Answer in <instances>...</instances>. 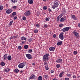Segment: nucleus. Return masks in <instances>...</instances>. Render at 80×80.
Wrapping results in <instances>:
<instances>
[{
	"label": "nucleus",
	"instance_id": "43",
	"mask_svg": "<svg viewBox=\"0 0 80 80\" xmlns=\"http://www.w3.org/2000/svg\"><path fill=\"white\" fill-rule=\"evenodd\" d=\"M13 21H10V23L9 24L10 25H12V23H13Z\"/></svg>",
	"mask_w": 80,
	"mask_h": 80
},
{
	"label": "nucleus",
	"instance_id": "45",
	"mask_svg": "<svg viewBox=\"0 0 80 80\" xmlns=\"http://www.w3.org/2000/svg\"><path fill=\"white\" fill-rule=\"evenodd\" d=\"M22 19L23 20H26V18L25 17H23Z\"/></svg>",
	"mask_w": 80,
	"mask_h": 80
},
{
	"label": "nucleus",
	"instance_id": "38",
	"mask_svg": "<svg viewBox=\"0 0 80 80\" xmlns=\"http://www.w3.org/2000/svg\"><path fill=\"white\" fill-rule=\"evenodd\" d=\"M73 53L74 54V55H77V54L78 53V52H77V51H75L73 52Z\"/></svg>",
	"mask_w": 80,
	"mask_h": 80
},
{
	"label": "nucleus",
	"instance_id": "11",
	"mask_svg": "<svg viewBox=\"0 0 80 80\" xmlns=\"http://www.w3.org/2000/svg\"><path fill=\"white\" fill-rule=\"evenodd\" d=\"M55 48L53 47H50L49 48V50L51 52H53L55 51Z\"/></svg>",
	"mask_w": 80,
	"mask_h": 80
},
{
	"label": "nucleus",
	"instance_id": "1",
	"mask_svg": "<svg viewBox=\"0 0 80 80\" xmlns=\"http://www.w3.org/2000/svg\"><path fill=\"white\" fill-rule=\"evenodd\" d=\"M48 57H49V54L46 53L45 55L43 56L42 57V60L44 62V65L46 70H48V64L47 63V62L46 61H48Z\"/></svg>",
	"mask_w": 80,
	"mask_h": 80
},
{
	"label": "nucleus",
	"instance_id": "31",
	"mask_svg": "<svg viewBox=\"0 0 80 80\" xmlns=\"http://www.w3.org/2000/svg\"><path fill=\"white\" fill-rule=\"evenodd\" d=\"M43 9L44 10H46L47 9V7L46 6H44L43 7Z\"/></svg>",
	"mask_w": 80,
	"mask_h": 80
},
{
	"label": "nucleus",
	"instance_id": "20",
	"mask_svg": "<svg viewBox=\"0 0 80 80\" xmlns=\"http://www.w3.org/2000/svg\"><path fill=\"white\" fill-rule=\"evenodd\" d=\"M21 40H27V38L24 36H23L21 38Z\"/></svg>",
	"mask_w": 80,
	"mask_h": 80
},
{
	"label": "nucleus",
	"instance_id": "59",
	"mask_svg": "<svg viewBox=\"0 0 80 80\" xmlns=\"http://www.w3.org/2000/svg\"><path fill=\"white\" fill-rule=\"evenodd\" d=\"M43 1H47L48 0H42Z\"/></svg>",
	"mask_w": 80,
	"mask_h": 80
},
{
	"label": "nucleus",
	"instance_id": "29",
	"mask_svg": "<svg viewBox=\"0 0 80 80\" xmlns=\"http://www.w3.org/2000/svg\"><path fill=\"white\" fill-rule=\"evenodd\" d=\"M57 18L58 19L57 20L58 22H59L60 21V19L61 18L60 16H58Z\"/></svg>",
	"mask_w": 80,
	"mask_h": 80
},
{
	"label": "nucleus",
	"instance_id": "23",
	"mask_svg": "<svg viewBox=\"0 0 80 80\" xmlns=\"http://www.w3.org/2000/svg\"><path fill=\"white\" fill-rule=\"evenodd\" d=\"M1 66H5V63L3 62H1Z\"/></svg>",
	"mask_w": 80,
	"mask_h": 80
},
{
	"label": "nucleus",
	"instance_id": "52",
	"mask_svg": "<svg viewBox=\"0 0 80 80\" xmlns=\"http://www.w3.org/2000/svg\"><path fill=\"white\" fill-rule=\"evenodd\" d=\"M65 80H69V78H65Z\"/></svg>",
	"mask_w": 80,
	"mask_h": 80
},
{
	"label": "nucleus",
	"instance_id": "9",
	"mask_svg": "<svg viewBox=\"0 0 80 80\" xmlns=\"http://www.w3.org/2000/svg\"><path fill=\"white\" fill-rule=\"evenodd\" d=\"M67 18V17L64 16V18H62L60 19V22H64Z\"/></svg>",
	"mask_w": 80,
	"mask_h": 80
},
{
	"label": "nucleus",
	"instance_id": "46",
	"mask_svg": "<svg viewBox=\"0 0 80 80\" xmlns=\"http://www.w3.org/2000/svg\"><path fill=\"white\" fill-rule=\"evenodd\" d=\"M25 42H26V41H22V44H25Z\"/></svg>",
	"mask_w": 80,
	"mask_h": 80
},
{
	"label": "nucleus",
	"instance_id": "53",
	"mask_svg": "<svg viewBox=\"0 0 80 80\" xmlns=\"http://www.w3.org/2000/svg\"><path fill=\"white\" fill-rule=\"evenodd\" d=\"M71 75H72V74H68V77H70V76H71Z\"/></svg>",
	"mask_w": 80,
	"mask_h": 80
},
{
	"label": "nucleus",
	"instance_id": "40",
	"mask_svg": "<svg viewBox=\"0 0 80 80\" xmlns=\"http://www.w3.org/2000/svg\"><path fill=\"white\" fill-rule=\"evenodd\" d=\"M59 27H63V24H60L59 25Z\"/></svg>",
	"mask_w": 80,
	"mask_h": 80
},
{
	"label": "nucleus",
	"instance_id": "30",
	"mask_svg": "<svg viewBox=\"0 0 80 80\" xmlns=\"http://www.w3.org/2000/svg\"><path fill=\"white\" fill-rule=\"evenodd\" d=\"M44 76L45 78H46V79L48 78V76L47 74L44 75Z\"/></svg>",
	"mask_w": 80,
	"mask_h": 80
},
{
	"label": "nucleus",
	"instance_id": "5",
	"mask_svg": "<svg viewBox=\"0 0 80 80\" xmlns=\"http://www.w3.org/2000/svg\"><path fill=\"white\" fill-rule=\"evenodd\" d=\"M26 56L28 59H29L30 60H31L32 58V56L30 54H26Z\"/></svg>",
	"mask_w": 80,
	"mask_h": 80
},
{
	"label": "nucleus",
	"instance_id": "41",
	"mask_svg": "<svg viewBox=\"0 0 80 80\" xmlns=\"http://www.w3.org/2000/svg\"><path fill=\"white\" fill-rule=\"evenodd\" d=\"M48 11L49 12H52V9H51L50 8H48Z\"/></svg>",
	"mask_w": 80,
	"mask_h": 80
},
{
	"label": "nucleus",
	"instance_id": "60",
	"mask_svg": "<svg viewBox=\"0 0 80 80\" xmlns=\"http://www.w3.org/2000/svg\"><path fill=\"white\" fill-rule=\"evenodd\" d=\"M2 78V77H0V79H1Z\"/></svg>",
	"mask_w": 80,
	"mask_h": 80
},
{
	"label": "nucleus",
	"instance_id": "32",
	"mask_svg": "<svg viewBox=\"0 0 80 80\" xmlns=\"http://www.w3.org/2000/svg\"><path fill=\"white\" fill-rule=\"evenodd\" d=\"M24 47L25 49H27L28 48V45H26L24 46Z\"/></svg>",
	"mask_w": 80,
	"mask_h": 80
},
{
	"label": "nucleus",
	"instance_id": "8",
	"mask_svg": "<svg viewBox=\"0 0 80 80\" xmlns=\"http://www.w3.org/2000/svg\"><path fill=\"white\" fill-rule=\"evenodd\" d=\"M31 12L30 11H26L25 13H24V15L26 16H29L30 15V14Z\"/></svg>",
	"mask_w": 80,
	"mask_h": 80
},
{
	"label": "nucleus",
	"instance_id": "22",
	"mask_svg": "<svg viewBox=\"0 0 80 80\" xmlns=\"http://www.w3.org/2000/svg\"><path fill=\"white\" fill-rule=\"evenodd\" d=\"M72 18H73L74 20H77V18L75 16L73 15H72Z\"/></svg>",
	"mask_w": 80,
	"mask_h": 80
},
{
	"label": "nucleus",
	"instance_id": "6",
	"mask_svg": "<svg viewBox=\"0 0 80 80\" xmlns=\"http://www.w3.org/2000/svg\"><path fill=\"white\" fill-rule=\"evenodd\" d=\"M25 67V64L24 63H20L18 65V67L20 68H22Z\"/></svg>",
	"mask_w": 80,
	"mask_h": 80
},
{
	"label": "nucleus",
	"instance_id": "36",
	"mask_svg": "<svg viewBox=\"0 0 80 80\" xmlns=\"http://www.w3.org/2000/svg\"><path fill=\"white\" fill-rule=\"evenodd\" d=\"M35 26L37 28H39V27H40V25L38 24V23L36 24Z\"/></svg>",
	"mask_w": 80,
	"mask_h": 80
},
{
	"label": "nucleus",
	"instance_id": "7",
	"mask_svg": "<svg viewBox=\"0 0 80 80\" xmlns=\"http://www.w3.org/2000/svg\"><path fill=\"white\" fill-rule=\"evenodd\" d=\"M72 33L74 34V35L75 36L76 38H78V37H79V34L78 33V32L75 31H74L72 32Z\"/></svg>",
	"mask_w": 80,
	"mask_h": 80
},
{
	"label": "nucleus",
	"instance_id": "10",
	"mask_svg": "<svg viewBox=\"0 0 80 80\" xmlns=\"http://www.w3.org/2000/svg\"><path fill=\"white\" fill-rule=\"evenodd\" d=\"M56 62L57 63H62V62H63V61L62 60V59H58V60H56Z\"/></svg>",
	"mask_w": 80,
	"mask_h": 80
},
{
	"label": "nucleus",
	"instance_id": "2",
	"mask_svg": "<svg viewBox=\"0 0 80 80\" xmlns=\"http://www.w3.org/2000/svg\"><path fill=\"white\" fill-rule=\"evenodd\" d=\"M53 6H52V8L53 9H55L59 5V2L58 1H56L53 3Z\"/></svg>",
	"mask_w": 80,
	"mask_h": 80
},
{
	"label": "nucleus",
	"instance_id": "35",
	"mask_svg": "<svg viewBox=\"0 0 80 80\" xmlns=\"http://www.w3.org/2000/svg\"><path fill=\"white\" fill-rule=\"evenodd\" d=\"M63 15L64 14H62V13L59 16L61 18H62V17L63 16Z\"/></svg>",
	"mask_w": 80,
	"mask_h": 80
},
{
	"label": "nucleus",
	"instance_id": "24",
	"mask_svg": "<svg viewBox=\"0 0 80 80\" xmlns=\"http://www.w3.org/2000/svg\"><path fill=\"white\" fill-rule=\"evenodd\" d=\"M56 67L57 68H59L60 67V64H57L56 65Z\"/></svg>",
	"mask_w": 80,
	"mask_h": 80
},
{
	"label": "nucleus",
	"instance_id": "42",
	"mask_svg": "<svg viewBox=\"0 0 80 80\" xmlns=\"http://www.w3.org/2000/svg\"><path fill=\"white\" fill-rule=\"evenodd\" d=\"M38 32V30L36 29L34 30V33H37Z\"/></svg>",
	"mask_w": 80,
	"mask_h": 80
},
{
	"label": "nucleus",
	"instance_id": "33",
	"mask_svg": "<svg viewBox=\"0 0 80 80\" xmlns=\"http://www.w3.org/2000/svg\"><path fill=\"white\" fill-rule=\"evenodd\" d=\"M62 14L64 15L65 13H66V12H67V11L65 10H63L62 11Z\"/></svg>",
	"mask_w": 80,
	"mask_h": 80
},
{
	"label": "nucleus",
	"instance_id": "57",
	"mask_svg": "<svg viewBox=\"0 0 80 80\" xmlns=\"http://www.w3.org/2000/svg\"><path fill=\"white\" fill-rule=\"evenodd\" d=\"M78 25L79 27H80V23H79L78 24Z\"/></svg>",
	"mask_w": 80,
	"mask_h": 80
},
{
	"label": "nucleus",
	"instance_id": "12",
	"mask_svg": "<svg viewBox=\"0 0 80 80\" xmlns=\"http://www.w3.org/2000/svg\"><path fill=\"white\" fill-rule=\"evenodd\" d=\"M11 12H12V10L10 9L7 10L6 11V12L8 14H10V13H11Z\"/></svg>",
	"mask_w": 80,
	"mask_h": 80
},
{
	"label": "nucleus",
	"instance_id": "13",
	"mask_svg": "<svg viewBox=\"0 0 80 80\" xmlns=\"http://www.w3.org/2000/svg\"><path fill=\"white\" fill-rule=\"evenodd\" d=\"M4 72H8L10 71V69H9V68H8L6 69H4Z\"/></svg>",
	"mask_w": 80,
	"mask_h": 80
},
{
	"label": "nucleus",
	"instance_id": "25",
	"mask_svg": "<svg viewBox=\"0 0 80 80\" xmlns=\"http://www.w3.org/2000/svg\"><path fill=\"white\" fill-rule=\"evenodd\" d=\"M12 3H16L17 2V0H11Z\"/></svg>",
	"mask_w": 80,
	"mask_h": 80
},
{
	"label": "nucleus",
	"instance_id": "58",
	"mask_svg": "<svg viewBox=\"0 0 80 80\" xmlns=\"http://www.w3.org/2000/svg\"><path fill=\"white\" fill-rule=\"evenodd\" d=\"M20 73H22L23 72V71H20Z\"/></svg>",
	"mask_w": 80,
	"mask_h": 80
},
{
	"label": "nucleus",
	"instance_id": "54",
	"mask_svg": "<svg viewBox=\"0 0 80 80\" xmlns=\"http://www.w3.org/2000/svg\"><path fill=\"white\" fill-rule=\"evenodd\" d=\"M73 78H76V76L73 75Z\"/></svg>",
	"mask_w": 80,
	"mask_h": 80
},
{
	"label": "nucleus",
	"instance_id": "55",
	"mask_svg": "<svg viewBox=\"0 0 80 80\" xmlns=\"http://www.w3.org/2000/svg\"><path fill=\"white\" fill-rule=\"evenodd\" d=\"M53 72H54V71H53V70H51V73H53Z\"/></svg>",
	"mask_w": 80,
	"mask_h": 80
},
{
	"label": "nucleus",
	"instance_id": "3",
	"mask_svg": "<svg viewBox=\"0 0 80 80\" xmlns=\"http://www.w3.org/2000/svg\"><path fill=\"white\" fill-rule=\"evenodd\" d=\"M70 30V27H67L66 28H64L62 29L61 31H62L63 32L65 33L66 32H67V31H68Z\"/></svg>",
	"mask_w": 80,
	"mask_h": 80
},
{
	"label": "nucleus",
	"instance_id": "56",
	"mask_svg": "<svg viewBox=\"0 0 80 80\" xmlns=\"http://www.w3.org/2000/svg\"><path fill=\"white\" fill-rule=\"evenodd\" d=\"M32 65H35V63L33 62L32 64Z\"/></svg>",
	"mask_w": 80,
	"mask_h": 80
},
{
	"label": "nucleus",
	"instance_id": "48",
	"mask_svg": "<svg viewBox=\"0 0 80 80\" xmlns=\"http://www.w3.org/2000/svg\"><path fill=\"white\" fill-rule=\"evenodd\" d=\"M53 37L54 38H56V37H57V35H56V34H54L53 35Z\"/></svg>",
	"mask_w": 80,
	"mask_h": 80
},
{
	"label": "nucleus",
	"instance_id": "15",
	"mask_svg": "<svg viewBox=\"0 0 80 80\" xmlns=\"http://www.w3.org/2000/svg\"><path fill=\"white\" fill-rule=\"evenodd\" d=\"M64 73V72L62 71L60 73L59 77L61 78L62 77H63V73Z\"/></svg>",
	"mask_w": 80,
	"mask_h": 80
},
{
	"label": "nucleus",
	"instance_id": "19",
	"mask_svg": "<svg viewBox=\"0 0 80 80\" xmlns=\"http://www.w3.org/2000/svg\"><path fill=\"white\" fill-rule=\"evenodd\" d=\"M28 2L29 4H33V1L32 0H28Z\"/></svg>",
	"mask_w": 80,
	"mask_h": 80
},
{
	"label": "nucleus",
	"instance_id": "17",
	"mask_svg": "<svg viewBox=\"0 0 80 80\" xmlns=\"http://www.w3.org/2000/svg\"><path fill=\"white\" fill-rule=\"evenodd\" d=\"M62 44V41H58L57 43V45H58V46H59V45H61Z\"/></svg>",
	"mask_w": 80,
	"mask_h": 80
},
{
	"label": "nucleus",
	"instance_id": "14",
	"mask_svg": "<svg viewBox=\"0 0 80 80\" xmlns=\"http://www.w3.org/2000/svg\"><path fill=\"white\" fill-rule=\"evenodd\" d=\"M35 77V75L34 74H32L31 76L29 77L30 79H33V78H34Z\"/></svg>",
	"mask_w": 80,
	"mask_h": 80
},
{
	"label": "nucleus",
	"instance_id": "50",
	"mask_svg": "<svg viewBox=\"0 0 80 80\" xmlns=\"http://www.w3.org/2000/svg\"><path fill=\"white\" fill-rule=\"evenodd\" d=\"M17 16H15L14 17V20H16V19H17Z\"/></svg>",
	"mask_w": 80,
	"mask_h": 80
},
{
	"label": "nucleus",
	"instance_id": "34",
	"mask_svg": "<svg viewBox=\"0 0 80 80\" xmlns=\"http://www.w3.org/2000/svg\"><path fill=\"white\" fill-rule=\"evenodd\" d=\"M3 9V6H0V10H2Z\"/></svg>",
	"mask_w": 80,
	"mask_h": 80
},
{
	"label": "nucleus",
	"instance_id": "28",
	"mask_svg": "<svg viewBox=\"0 0 80 80\" xmlns=\"http://www.w3.org/2000/svg\"><path fill=\"white\" fill-rule=\"evenodd\" d=\"M49 20H50L49 17L46 18L45 19V20H46L47 22H48V21H49Z\"/></svg>",
	"mask_w": 80,
	"mask_h": 80
},
{
	"label": "nucleus",
	"instance_id": "26",
	"mask_svg": "<svg viewBox=\"0 0 80 80\" xmlns=\"http://www.w3.org/2000/svg\"><path fill=\"white\" fill-rule=\"evenodd\" d=\"M14 72H15L16 73H18L19 70H18V69H15L14 70Z\"/></svg>",
	"mask_w": 80,
	"mask_h": 80
},
{
	"label": "nucleus",
	"instance_id": "39",
	"mask_svg": "<svg viewBox=\"0 0 80 80\" xmlns=\"http://www.w3.org/2000/svg\"><path fill=\"white\" fill-rule=\"evenodd\" d=\"M16 14H17V13L15 12H13L12 13V15L13 16H15V15H16Z\"/></svg>",
	"mask_w": 80,
	"mask_h": 80
},
{
	"label": "nucleus",
	"instance_id": "44",
	"mask_svg": "<svg viewBox=\"0 0 80 80\" xmlns=\"http://www.w3.org/2000/svg\"><path fill=\"white\" fill-rule=\"evenodd\" d=\"M18 48L19 50H21L22 49V46H19L18 47Z\"/></svg>",
	"mask_w": 80,
	"mask_h": 80
},
{
	"label": "nucleus",
	"instance_id": "16",
	"mask_svg": "<svg viewBox=\"0 0 80 80\" xmlns=\"http://www.w3.org/2000/svg\"><path fill=\"white\" fill-rule=\"evenodd\" d=\"M7 57V54H6L3 56V58L4 60H7V58H8Z\"/></svg>",
	"mask_w": 80,
	"mask_h": 80
},
{
	"label": "nucleus",
	"instance_id": "47",
	"mask_svg": "<svg viewBox=\"0 0 80 80\" xmlns=\"http://www.w3.org/2000/svg\"><path fill=\"white\" fill-rule=\"evenodd\" d=\"M13 38H18V36H13Z\"/></svg>",
	"mask_w": 80,
	"mask_h": 80
},
{
	"label": "nucleus",
	"instance_id": "51",
	"mask_svg": "<svg viewBox=\"0 0 80 80\" xmlns=\"http://www.w3.org/2000/svg\"><path fill=\"white\" fill-rule=\"evenodd\" d=\"M29 41L30 42H32V38H30L29 40Z\"/></svg>",
	"mask_w": 80,
	"mask_h": 80
},
{
	"label": "nucleus",
	"instance_id": "27",
	"mask_svg": "<svg viewBox=\"0 0 80 80\" xmlns=\"http://www.w3.org/2000/svg\"><path fill=\"white\" fill-rule=\"evenodd\" d=\"M28 53H32V50L31 49H29V50L28 51Z\"/></svg>",
	"mask_w": 80,
	"mask_h": 80
},
{
	"label": "nucleus",
	"instance_id": "37",
	"mask_svg": "<svg viewBox=\"0 0 80 80\" xmlns=\"http://www.w3.org/2000/svg\"><path fill=\"white\" fill-rule=\"evenodd\" d=\"M44 27L45 28H47L48 27V25L47 24L44 25Z\"/></svg>",
	"mask_w": 80,
	"mask_h": 80
},
{
	"label": "nucleus",
	"instance_id": "21",
	"mask_svg": "<svg viewBox=\"0 0 80 80\" xmlns=\"http://www.w3.org/2000/svg\"><path fill=\"white\" fill-rule=\"evenodd\" d=\"M38 80H42L43 78H42V76H39L38 78Z\"/></svg>",
	"mask_w": 80,
	"mask_h": 80
},
{
	"label": "nucleus",
	"instance_id": "18",
	"mask_svg": "<svg viewBox=\"0 0 80 80\" xmlns=\"http://www.w3.org/2000/svg\"><path fill=\"white\" fill-rule=\"evenodd\" d=\"M8 60L10 61L12 60V56L9 55L8 57L7 58Z\"/></svg>",
	"mask_w": 80,
	"mask_h": 80
},
{
	"label": "nucleus",
	"instance_id": "49",
	"mask_svg": "<svg viewBox=\"0 0 80 80\" xmlns=\"http://www.w3.org/2000/svg\"><path fill=\"white\" fill-rule=\"evenodd\" d=\"M12 8H13V9H16V8H17V6H13L12 7Z\"/></svg>",
	"mask_w": 80,
	"mask_h": 80
},
{
	"label": "nucleus",
	"instance_id": "4",
	"mask_svg": "<svg viewBox=\"0 0 80 80\" xmlns=\"http://www.w3.org/2000/svg\"><path fill=\"white\" fill-rule=\"evenodd\" d=\"M63 34L64 33L63 32H62L59 35V38L61 40H63L64 39V36H63Z\"/></svg>",
	"mask_w": 80,
	"mask_h": 80
}]
</instances>
